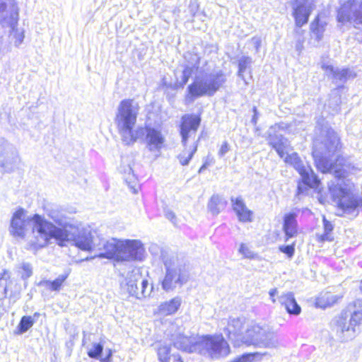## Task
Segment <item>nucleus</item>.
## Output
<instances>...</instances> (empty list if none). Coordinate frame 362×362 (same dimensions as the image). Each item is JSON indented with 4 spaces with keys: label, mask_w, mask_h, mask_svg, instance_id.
I'll return each instance as SVG.
<instances>
[{
    "label": "nucleus",
    "mask_w": 362,
    "mask_h": 362,
    "mask_svg": "<svg viewBox=\"0 0 362 362\" xmlns=\"http://www.w3.org/2000/svg\"><path fill=\"white\" fill-rule=\"evenodd\" d=\"M133 100L120 101L115 117V124L121 140L125 146H133L137 141L146 144L151 152L160 153L165 139L161 130L151 124L138 126L134 129L138 116L139 107L134 105Z\"/></svg>",
    "instance_id": "nucleus-2"
},
{
    "label": "nucleus",
    "mask_w": 362,
    "mask_h": 362,
    "mask_svg": "<svg viewBox=\"0 0 362 362\" xmlns=\"http://www.w3.org/2000/svg\"><path fill=\"white\" fill-rule=\"evenodd\" d=\"M341 144L337 132L328 125L322 124L320 135L314 141L313 156L317 168L322 173H332L334 180L328 183L332 200L344 213L357 216L362 211V197L353 193L354 184L346 177L358 170L349 158L333 156Z\"/></svg>",
    "instance_id": "nucleus-1"
},
{
    "label": "nucleus",
    "mask_w": 362,
    "mask_h": 362,
    "mask_svg": "<svg viewBox=\"0 0 362 362\" xmlns=\"http://www.w3.org/2000/svg\"><path fill=\"white\" fill-rule=\"evenodd\" d=\"M34 325V319L30 315L23 316L14 331V334L21 335L28 331Z\"/></svg>",
    "instance_id": "nucleus-34"
},
{
    "label": "nucleus",
    "mask_w": 362,
    "mask_h": 362,
    "mask_svg": "<svg viewBox=\"0 0 362 362\" xmlns=\"http://www.w3.org/2000/svg\"><path fill=\"white\" fill-rule=\"evenodd\" d=\"M227 81V77L221 69H214L209 73L199 71L193 81L187 87L185 103L187 105L194 103L197 99L204 97H212Z\"/></svg>",
    "instance_id": "nucleus-4"
},
{
    "label": "nucleus",
    "mask_w": 362,
    "mask_h": 362,
    "mask_svg": "<svg viewBox=\"0 0 362 362\" xmlns=\"http://www.w3.org/2000/svg\"><path fill=\"white\" fill-rule=\"evenodd\" d=\"M327 23L317 15L310 24L311 37L317 42L322 40Z\"/></svg>",
    "instance_id": "nucleus-24"
},
{
    "label": "nucleus",
    "mask_w": 362,
    "mask_h": 362,
    "mask_svg": "<svg viewBox=\"0 0 362 362\" xmlns=\"http://www.w3.org/2000/svg\"><path fill=\"white\" fill-rule=\"evenodd\" d=\"M197 7H198L197 6H194L193 5L189 6L190 12H191V13H192L193 16H194Z\"/></svg>",
    "instance_id": "nucleus-61"
},
{
    "label": "nucleus",
    "mask_w": 362,
    "mask_h": 362,
    "mask_svg": "<svg viewBox=\"0 0 362 362\" xmlns=\"http://www.w3.org/2000/svg\"><path fill=\"white\" fill-rule=\"evenodd\" d=\"M341 103V94L339 90L334 88L332 90L329 95V98L327 101V106L330 109V113L335 115L340 110V105Z\"/></svg>",
    "instance_id": "nucleus-30"
},
{
    "label": "nucleus",
    "mask_w": 362,
    "mask_h": 362,
    "mask_svg": "<svg viewBox=\"0 0 362 362\" xmlns=\"http://www.w3.org/2000/svg\"><path fill=\"white\" fill-rule=\"evenodd\" d=\"M171 348L165 345L158 349V356L160 362H169Z\"/></svg>",
    "instance_id": "nucleus-42"
},
{
    "label": "nucleus",
    "mask_w": 362,
    "mask_h": 362,
    "mask_svg": "<svg viewBox=\"0 0 362 362\" xmlns=\"http://www.w3.org/2000/svg\"><path fill=\"white\" fill-rule=\"evenodd\" d=\"M18 157L8 141L0 138V171L10 173L16 167Z\"/></svg>",
    "instance_id": "nucleus-17"
},
{
    "label": "nucleus",
    "mask_w": 362,
    "mask_h": 362,
    "mask_svg": "<svg viewBox=\"0 0 362 362\" xmlns=\"http://www.w3.org/2000/svg\"><path fill=\"white\" fill-rule=\"evenodd\" d=\"M274 125L279 126L278 128L276 129V132H278V133H279V130H281V129L284 130L287 128V125L285 124L284 123H276Z\"/></svg>",
    "instance_id": "nucleus-60"
},
{
    "label": "nucleus",
    "mask_w": 362,
    "mask_h": 362,
    "mask_svg": "<svg viewBox=\"0 0 362 362\" xmlns=\"http://www.w3.org/2000/svg\"><path fill=\"white\" fill-rule=\"evenodd\" d=\"M199 139L194 143L193 146L187 150V146L184 147V150L177 155V158L180 165L185 166L188 165L194 154L197 151L198 141Z\"/></svg>",
    "instance_id": "nucleus-31"
},
{
    "label": "nucleus",
    "mask_w": 362,
    "mask_h": 362,
    "mask_svg": "<svg viewBox=\"0 0 362 362\" xmlns=\"http://www.w3.org/2000/svg\"><path fill=\"white\" fill-rule=\"evenodd\" d=\"M95 231L92 232L88 229L78 231L76 235H72L74 245L84 251H98L95 256L100 258L119 262L122 240L117 238L106 240L99 236L95 237Z\"/></svg>",
    "instance_id": "nucleus-5"
},
{
    "label": "nucleus",
    "mask_w": 362,
    "mask_h": 362,
    "mask_svg": "<svg viewBox=\"0 0 362 362\" xmlns=\"http://www.w3.org/2000/svg\"><path fill=\"white\" fill-rule=\"evenodd\" d=\"M226 202L218 194H213L208 203L207 207L209 211L214 215H218L220 211V206L223 207Z\"/></svg>",
    "instance_id": "nucleus-35"
},
{
    "label": "nucleus",
    "mask_w": 362,
    "mask_h": 362,
    "mask_svg": "<svg viewBox=\"0 0 362 362\" xmlns=\"http://www.w3.org/2000/svg\"><path fill=\"white\" fill-rule=\"evenodd\" d=\"M322 222L324 232L332 234V232L334 229V226L332 224V223L329 221L327 220L325 216H323Z\"/></svg>",
    "instance_id": "nucleus-49"
},
{
    "label": "nucleus",
    "mask_w": 362,
    "mask_h": 362,
    "mask_svg": "<svg viewBox=\"0 0 362 362\" xmlns=\"http://www.w3.org/2000/svg\"><path fill=\"white\" fill-rule=\"evenodd\" d=\"M182 66V75L180 76L181 80L178 81V86L181 88H183L188 83L192 76L198 72L199 70L185 64H183Z\"/></svg>",
    "instance_id": "nucleus-37"
},
{
    "label": "nucleus",
    "mask_w": 362,
    "mask_h": 362,
    "mask_svg": "<svg viewBox=\"0 0 362 362\" xmlns=\"http://www.w3.org/2000/svg\"><path fill=\"white\" fill-rule=\"evenodd\" d=\"M32 222L33 237L29 242L30 247L34 250L47 247L52 240L60 247H64L69 240V233L67 230L57 227L53 222L46 219L42 215L35 214L27 216L26 211L18 208L11 219L10 233L14 237L24 238L25 236V227L27 223Z\"/></svg>",
    "instance_id": "nucleus-3"
},
{
    "label": "nucleus",
    "mask_w": 362,
    "mask_h": 362,
    "mask_svg": "<svg viewBox=\"0 0 362 362\" xmlns=\"http://www.w3.org/2000/svg\"><path fill=\"white\" fill-rule=\"evenodd\" d=\"M235 214L240 222H251L252 220L253 212L250 209L240 210Z\"/></svg>",
    "instance_id": "nucleus-44"
},
{
    "label": "nucleus",
    "mask_w": 362,
    "mask_h": 362,
    "mask_svg": "<svg viewBox=\"0 0 362 362\" xmlns=\"http://www.w3.org/2000/svg\"><path fill=\"white\" fill-rule=\"evenodd\" d=\"M124 281V286L122 284V287L126 288L129 296L136 299L145 298L153 291V286L149 285L148 281L142 277L138 269L128 272Z\"/></svg>",
    "instance_id": "nucleus-9"
},
{
    "label": "nucleus",
    "mask_w": 362,
    "mask_h": 362,
    "mask_svg": "<svg viewBox=\"0 0 362 362\" xmlns=\"http://www.w3.org/2000/svg\"><path fill=\"white\" fill-rule=\"evenodd\" d=\"M112 351L108 349L107 350L105 356H101V358H100V362H112Z\"/></svg>",
    "instance_id": "nucleus-53"
},
{
    "label": "nucleus",
    "mask_w": 362,
    "mask_h": 362,
    "mask_svg": "<svg viewBox=\"0 0 362 362\" xmlns=\"http://www.w3.org/2000/svg\"><path fill=\"white\" fill-rule=\"evenodd\" d=\"M230 202L232 204V207L235 213L239 212L240 210L248 209L245 205V203L242 198V197L239 196L238 197H230Z\"/></svg>",
    "instance_id": "nucleus-41"
},
{
    "label": "nucleus",
    "mask_w": 362,
    "mask_h": 362,
    "mask_svg": "<svg viewBox=\"0 0 362 362\" xmlns=\"http://www.w3.org/2000/svg\"><path fill=\"white\" fill-rule=\"evenodd\" d=\"M322 69L324 70L327 77L332 81V83L336 85L337 90L344 88V84L350 79L356 77V74L352 68L343 67L339 68L333 65L322 64Z\"/></svg>",
    "instance_id": "nucleus-13"
},
{
    "label": "nucleus",
    "mask_w": 362,
    "mask_h": 362,
    "mask_svg": "<svg viewBox=\"0 0 362 362\" xmlns=\"http://www.w3.org/2000/svg\"><path fill=\"white\" fill-rule=\"evenodd\" d=\"M17 25H18V23L16 24V27L13 29L11 27H10V26H2V27L3 28H11V32L14 33V37H15L14 43H15V45L16 46H19L23 42L25 35H24V33L23 32H18V31Z\"/></svg>",
    "instance_id": "nucleus-45"
},
{
    "label": "nucleus",
    "mask_w": 362,
    "mask_h": 362,
    "mask_svg": "<svg viewBox=\"0 0 362 362\" xmlns=\"http://www.w3.org/2000/svg\"><path fill=\"white\" fill-rule=\"evenodd\" d=\"M202 118L200 115L195 114H185L181 117L180 124V134L182 139V145L186 147L191 132L195 133L200 124Z\"/></svg>",
    "instance_id": "nucleus-18"
},
{
    "label": "nucleus",
    "mask_w": 362,
    "mask_h": 362,
    "mask_svg": "<svg viewBox=\"0 0 362 362\" xmlns=\"http://www.w3.org/2000/svg\"><path fill=\"white\" fill-rule=\"evenodd\" d=\"M162 86H163V87H165V88H171V89H173V90H176V89H177V88H180L178 86V81H177L176 83L173 84V83H168L167 81H164V80H163V82H162Z\"/></svg>",
    "instance_id": "nucleus-56"
},
{
    "label": "nucleus",
    "mask_w": 362,
    "mask_h": 362,
    "mask_svg": "<svg viewBox=\"0 0 362 362\" xmlns=\"http://www.w3.org/2000/svg\"><path fill=\"white\" fill-rule=\"evenodd\" d=\"M46 214L47 216L52 219L54 225L59 228H62L65 230H67L69 233V240L66 242L68 243L70 240L73 241L72 235H76V234L71 233L66 228L69 226V223L67 221L66 217L62 214V212L59 209L57 206H51L49 208L46 209Z\"/></svg>",
    "instance_id": "nucleus-21"
},
{
    "label": "nucleus",
    "mask_w": 362,
    "mask_h": 362,
    "mask_svg": "<svg viewBox=\"0 0 362 362\" xmlns=\"http://www.w3.org/2000/svg\"><path fill=\"white\" fill-rule=\"evenodd\" d=\"M281 252L285 254L288 258H292L295 253V243L291 245H281L279 247Z\"/></svg>",
    "instance_id": "nucleus-46"
},
{
    "label": "nucleus",
    "mask_w": 362,
    "mask_h": 362,
    "mask_svg": "<svg viewBox=\"0 0 362 362\" xmlns=\"http://www.w3.org/2000/svg\"><path fill=\"white\" fill-rule=\"evenodd\" d=\"M293 167L300 175L296 194V197L298 199L301 196L307 195L310 189H317L319 188L321 185L320 180L309 165H305L300 160Z\"/></svg>",
    "instance_id": "nucleus-11"
},
{
    "label": "nucleus",
    "mask_w": 362,
    "mask_h": 362,
    "mask_svg": "<svg viewBox=\"0 0 362 362\" xmlns=\"http://www.w3.org/2000/svg\"><path fill=\"white\" fill-rule=\"evenodd\" d=\"M252 112H253V115L251 119V123L254 125H256L257 123L258 115H259V112H258L257 107L254 106L252 107Z\"/></svg>",
    "instance_id": "nucleus-55"
},
{
    "label": "nucleus",
    "mask_w": 362,
    "mask_h": 362,
    "mask_svg": "<svg viewBox=\"0 0 362 362\" xmlns=\"http://www.w3.org/2000/svg\"><path fill=\"white\" fill-rule=\"evenodd\" d=\"M337 19L342 24L346 23L362 24V1L358 0L344 1L337 9Z\"/></svg>",
    "instance_id": "nucleus-12"
},
{
    "label": "nucleus",
    "mask_w": 362,
    "mask_h": 362,
    "mask_svg": "<svg viewBox=\"0 0 362 362\" xmlns=\"http://www.w3.org/2000/svg\"><path fill=\"white\" fill-rule=\"evenodd\" d=\"M362 321V300L358 299L349 305L333 320V330L340 341L353 339Z\"/></svg>",
    "instance_id": "nucleus-6"
},
{
    "label": "nucleus",
    "mask_w": 362,
    "mask_h": 362,
    "mask_svg": "<svg viewBox=\"0 0 362 362\" xmlns=\"http://www.w3.org/2000/svg\"><path fill=\"white\" fill-rule=\"evenodd\" d=\"M14 280L11 278L8 271L4 269L0 274V292L6 296L10 291L11 293L9 298H11L13 296L16 297L19 293H16V292L13 293V291L11 290V286Z\"/></svg>",
    "instance_id": "nucleus-28"
},
{
    "label": "nucleus",
    "mask_w": 362,
    "mask_h": 362,
    "mask_svg": "<svg viewBox=\"0 0 362 362\" xmlns=\"http://www.w3.org/2000/svg\"><path fill=\"white\" fill-rule=\"evenodd\" d=\"M243 325L238 317L230 318L228 327H225L223 332L229 339H236L243 333Z\"/></svg>",
    "instance_id": "nucleus-25"
},
{
    "label": "nucleus",
    "mask_w": 362,
    "mask_h": 362,
    "mask_svg": "<svg viewBox=\"0 0 362 362\" xmlns=\"http://www.w3.org/2000/svg\"><path fill=\"white\" fill-rule=\"evenodd\" d=\"M252 63V58L246 55L241 56L238 60L237 76L244 81L245 86L248 85V82L245 79V73L247 70L251 73Z\"/></svg>",
    "instance_id": "nucleus-27"
},
{
    "label": "nucleus",
    "mask_w": 362,
    "mask_h": 362,
    "mask_svg": "<svg viewBox=\"0 0 362 362\" xmlns=\"http://www.w3.org/2000/svg\"><path fill=\"white\" fill-rule=\"evenodd\" d=\"M40 316V313H38V312H35L33 316H31L32 317H33L34 319V324L35 323V322L37 321V320L38 319V317Z\"/></svg>",
    "instance_id": "nucleus-62"
},
{
    "label": "nucleus",
    "mask_w": 362,
    "mask_h": 362,
    "mask_svg": "<svg viewBox=\"0 0 362 362\" xmlns=\"http://www.w3.org/2000/svg\"><path fill=\"white\" fill-rule=\"evenodd\" d=\"M317 239L320 243H325L326 241L331 242L334 240L332 234L325 232L322 235H319Z\"/></svg>",
    "instance_id": "nucleus-52"
},
{
    "label": "nucleus",
    "mask_w": 362,
    "mask_h": 362,
    "mask_svg": "<svg viewBox=\"0 0 362 362\" xmlns=\"http://www.w3.org/2000/svg\"><path fill=\"white\" fill-rule=\"evenodd\" d=\"M239 252L241 253L245 258L252 259L254 257V253L252 252L244 243H241Z\"/></svg>",
    "instance_id": "nucleus-48"
},
{
    "label": "nucleus",
    "mask_w": 362,
    "mask_h": 362,
    "mask_svg": "<svg viewBox=\"0 0 362 362\" xmlns=\"http://www.w3.org/2000/svg\"><path fill=\"white\" fill-rule=\"evenodd\" d=\"M165 216L172 223H175L176 216H175V213L173 211H171V210H166L165 211Z\"/></svg>",
    "instance_id": "nucleus-54"
},
{
    "label": "nucleus",
    "mask_w": 362,
    "mask_h": 362,
    "mask_svg": "<svg viewBox=\"0 0 362 362\" xmlns=\"http://www.w3.org/2000/svg\"><path fill=\"white\" fill-rule=\"evenodd\" d=\"M287 147H281V148H276L274 149L276 151V152L277 153V154L279 155V156L281 158H283L285 156V152L284 151L286 149Z\"/></svg>",
    "instance_id": "nucleus-59"
},
{
    "label": "nucleus",
    "mask_w": 362,
    "mask_h": 362,
    "mask_svg": "<svg viewBox=\"0 0 362 362\" xmlns=\"http://www.w3.org/2000/svg\"><path fill=\"white\" fill-rule=\"evenodd\" d=\"M211 165V162L209 160V158L207 157L204 161V163L202 165V166L199 168L198 170V173L201 174L205 170L207 169V168Z\"/></svg>",
    "instance_id": "nucleus-57"
},
{
    "label": "nucleus",
    "mask_w": 362,
    "mask_h": 362,
    "mask_svg": "<svg viewBox=\"0 0 362 362\" xmlns=\"http://www.w3.org/2000/svg\"><path fill=\"white\" fill-rule=\"evenodd\" d=\"M181 303V297L175 296L170 300L160 303L158 308V313L163 315H173L179 310Z\"/></svg>",
    "instance_id": "nucleus-26"
},
{
    "label": "nucleus",
    "mask_w": 362,
    "mask_h": 362,
    "mask_svg": "<svg viewBox=\"0 0 362 362\" xmlns=\"http://www.w3.org/2000/svg\"><path fill=\"white\" fill-rule=\"evenodd\" d=\"M270 355L267 352H255V353H245L243 354L230 362H253L255 360H260L263 356Z\"/></svg>",
    "instance_id": "nucleus-36"
},
{
    "label": "nucleus",
    "mask_w": 362,
    "mask_h": 362,
    "mask_svg": "<svg viewBox=\"0 0 362 362\" xmlns=\"http://www.w3.org/2000/svg\"><path fill=\"white\" fill-rule=\"evenodd\" d=\"M19 269H21V271H19L21 277L25 281H26L30 276H32L33 274V268L30 262H23L19 267Z\"/></svg>",
    "instance_id": "nucleus-40"
},
{
    "label": "nucleus",
    "mask_w": 362,
    "mask_h": 362,
    "mask_svg": "<svg viewBox=\"0 0 362 362\" xmlns=\"http://www.w3.org/2000/svg\"><path fill=\"white\" fill-rule=\"evenodd\" d=\"M186 63L185 65L199 70L201 57L197 53L189 52L185 56Z\"/></svg>",
    "instance_id": "nucleus-39"
},
{
    "label": "nucleus",
    "mask_w": 362,
    "mask_h": 362,
    "mask_svg": "<svg viewBox=\"0 0 362 362\" xmlns=\"http://www.w3.org/2000/svg\"><path fill=\"white\" fill-rule=\"evenodd\" d=\"M313 6V0H295L292 15L297 28L296 33H299L301 27L308 23Z\"/></svg>",
    "instance_id": "nucleus-16"
},
{
    "label": "nucleus",
    "mask_w": 362,
    "mask_h": 362,
    "mask_svg": "<svg viewBox=\"0 0 362 362\" xmlns=\"http://www.w3.org/2000/svg\"><path fill=\"white\" fill-rule=\"evenodd\" d=\"M278 293V290L276 288H272L269 291V295L270 296V298L272 301V303H275L276 302V298H275V296Z\"/></svg>",
    "instance_id": "nucleus-58"
},
{
    "label": "nucleus",
    "mask_w": 362,
    "mask_h": 362,
    "mask_svg": "<svg viewBox=\"0 0 362 362\" xmlns=\"http://www.w3.org/2000/svg\"><path fill=\"white\" fill-rule=\"evenodd\" d=\"M104 346L100 342L93 343L92 346L87 351L88 356L93 359L100 360L103 356Z\"/></svg>",
    "instance_id": "nucleus-38"
},
{
    "label": "nucleus",
    "mask_w": 362,
    "mask_h": 362,
    "mask_svg": "<svg viewBox=\"0 0 362 362\" xmlns=\"http://www.w3.org/2000/svg\"><path fill=\"white\" fill-rule=\"evenodd\" d=\"M173 357L175 358V360L180 361V362H182V357L180 355H179V354L173 355Z\"/></svg>",
    "instance_id": "nucleus-63"
},
{
    "label": "nucleus",
    "mask_w": 362,
    "mask_h": 362,
    "mask_svg": "<svg viewBox=\"0 0 362 362\" xmlns=\"http://www.w3.org/2000/svg\"><path fill=\"white\" fill-rule=\"evenodd\" d=\"M160 257L165 267V275L160 281L162 289L168 293L173 291L177 287L181 288L188 281L189 277L185 264L166 250L161 251Z\"/></svg>",
    "instance_id": "nucleus-7"
},
{
    "label": "nucleus",
    "mask_w": 362,
    "mask_h": 362,
    "mask_svg": "<svg viewBox=\"0 0 362 362\" xmlns=\"http://www.w3.org/2000/svg\"><path fill=\"white\" fill-rule=\"evenodd\" d=\"M235 214L240 222H251L252 220L253 212L250 209L240 210Z\"/></svg>",
    "instance_id": "nucleus-43"
},
{
    "label": "nucleus",
    "mask_w": 362,
    "mask_h": 362,
    "mask_svg": "<svg viewBox=\"0 0 362 362\" xmlns=\"http://www.w3.org/2000/svg\"><path fill=\"white\" fill-rule=\"evenodd\" d=\"M360 289L362 291V281H361V284H360Z\"/></svg>",
    "instance_id": "nucleus-64"
},
{
    "label": "nucleus",
    "mask_w": 362,
    "mask_h": 362,
    "mask_svg": "<svg viewBox=\"0 0 362 362\" xmlns=\"http://www.w3.org/2000/svg\"><path fill=\"white\" fill-rule=\"evenodd\" d=\"M173 344L175 348L186 353H198L199 338L193 336H185L178 334L173 337Z\"/></svg>",
    "instance_id": "nucleus-19"
},
{
    "label": "nucleus",
    "mask_w": 362,
    "mask_h": 362,
    "mask_svg": "<svg viewBox=\"0 0 362 362\" xmlns=\"http://www.w3.org/2000/svg\"><path fill=\"white\" fill-rule=\"evenodd\" d=\"M19 11L16 0H0V25L13 29L18 23Z\"/></svg>",
    "instance_id": "nucleus-15"
},
{
    "label": "nucleus",
    "mask_w": 362,
    "mask_h": 362,
    "mask_svg": "<svg viewBox=\"0 0 362 362\" xmlns=\"http://www.w3.org/2000/svg\"><path fill=\"white\" fill-rule=\"evenodd\" d=\"M278 300L289 315H298L300 313L301 308L298 304L293 293H283L279 296Z\"/></svg>",
    "instance_id": "nucleus-22"
},
{
    "label": "nucleus",
    "mask_w": 362,
    "mask_h": 362,
    "mask_svg": "<svg viewBox=\"0 0 362 362\" xmlns=\"http://www.w3.org/2000/svg\"><path fill=\"white\" fill-rule=\"evenodd\" d=\"M279 126L272 125L267 130V140L269 146L272 148L276 149L281 147H288L289 146V141L287 138L281 134L276 132V129Z\"/></svg>",
    "instance_id": "nucleus-23"
},
{
    "label": "nucleus",
    "mask_w": 362,
    "mask_h": 362,
    "mask_svg": "<svg viewBox=\"0 0 362 362\" xmlns=\"http://www.w3.org/2000/svg\"><path fill=\"white\" fill-rule=\"evenodd\" d=\"M300 160L301 158H300L298 154L296 152H293L291 154L286 155V156L284 158V162L291 165V166H293Z\"/></svg>",
    "instance_id": "nucleus-47"
},
{
    "label": "nucleus",
    "mask_w": 362,
    "mask_h": 362,
    "mask_svg": "<svg viewBox=\"0 0 362 362\" xmlns=\"http://www.w3.org/2000/svg\"><path fill=\"white\" fill-rule=\"evenodd\" d=\"M300 209L295 208L288 213L284 214L283 217V231L285 235V240L294 238L298 234V221Z\"/></svg>",
    "instance_id": "nucleus-20"
},
{
    "label": "nucleus",
    "mask_w": 362,
    "mask_h": 362,
    "mask_svg": "<svg viewBox=\"0 0 362 362\" xmlns=\"http://www.w3.org/2000/svg\"><path fill=\"white\" fill-rule=\"evenodd\" d=\"M120 173L124 175L123 179L129 187L133 188V184L136 182V177L133 173L132 168L130 164H124L123 162L120 164L119 168Z\"/></svg>",
    "instance_id": "nucleus-33"
},
{
    "label": "nucleus",
    "mask_w": 362,
    "mask_h": 362,
    "mask_svg": "<svg viewBox=\"0 0 362 362\" xmlns=\"http://www.w3.org/2000/svg\"><path fill=\"white\" fill-rule=\"evenodd\" d=\"M229 150H230L229 144H228V143L226 141H225L222 144V145H221V148H220V149H219V151L218 152V156L220 158L223 157L229 151Z\"/></svg>",
    "instance_id": "nucleus-50"
},
{
    "label": "nucleus",
    "mask_w": 362,
    "mask_h": 362,
    "mask_svg": "<svg viewBox=\"0 0 362 362\" xmlns=\"http://www.w3.org/2000/svg\"><path fill=\"white\" fill-rule=\"evenodd\" d=\"M120 247L121 250L119 256V262L142 260L145 249L143 243L140 240H122Z\"/></svg>",
    "instance_id": "nucleus-14"
},
{
    "label": "nucleus",
    "mask_w": 362,
    "mask_h": 362,
    "mask_svg": "<svg viewBox=\"0 0 362 362\" xmlns=\"http://www.w3.org/2000/svg\"><path fill=\"white\" fill-rule=\"evenodd\" d=\"M337 296L330 292L322 293L316 298L315 305L316 307L325 309L333 305L337 302Z\"/></svg>",
    "instance_id": "nucleus-32"
},
{
    "label": "nucleus",
    "mask_w": 362,
    "mask_h": 362,
    "mask_svg": "<svg viewBox=\"0 0 362 362\" xmlns=\"http://www.w3.org/2000/svg\"><path fill=\"white\" fill-rule=\"evenodd\" d=\"M243 342L255 347L272 349L279 345L276 334L268 327H254L252 330H247L246 337L243 338Z\"/></svg>",
    "instance_id": "nucleus-10"
},
{
    "label": "nucleus",
    "mask_w": 362,
    "mask_h": 362,
    "mask_svg": "<svg viewBox=\"0 0 362 362\" xmlns=\"http://www.w3.org/2000/svg\"><path fill=\"white\" fill-rule=\"evenodd\" d=\"M230 353V347L222 334H205L199 337L198 354L212 360L226 358Z\"/></svg>",
    "instance_id": "nucleus-8"
},
{
    "label": "nucleus",
    "mask_w": 362,
    "mask_h": 362,
    "mask_svg": "<svg viewBox=\"0 0 362 362\" xmlns=\"http://www.w3.org/2000/svg\"><path fill=\"white\" fill-rule=\"evenodd\" d=\"M251 42L254 45V47L255 49V52L257 53L259 52V49L262 45V39L259 36H254L251 38Z\"/></svg>",
    "instance_id": "nucleus-51"
},
{
    "label": "nucleus",
    "mask_w": 362,
    "mask_h": 362,
    "mask_svg": "<svg viewBox=\"0 0 362 362\" xmlns=\"http://www.w3.org/2000/svg\"><path fill=\"white\" fill-rule=\"evenodd\" d=\"M68 278V274H61L53 281L43 279L41 280L37 285L43 286L52 291H58L60 290L62 284Z\"/></svg>",
    "instance_id": "nucleus-29"
}]
</instances>
